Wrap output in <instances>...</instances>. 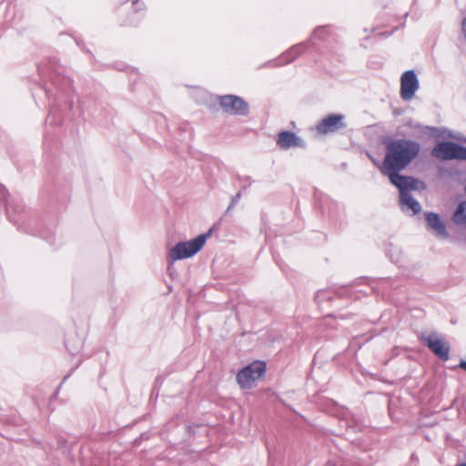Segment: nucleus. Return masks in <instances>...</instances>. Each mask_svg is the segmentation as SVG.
<instances>
[{"label": "nucleus", "instance_id": "f257e3e1", "mask_svg": "<svg viewBox=\"0 0 466 466\" xmlns=\"http://www.w3.org/2000/svg\"><path fill=\"white\" fill-rule=\"evenodd\" d=\"M381 143L385 147V156L380 167V172L404 170L420 152V144L412 139L383 137Z\"/></svg>", "mask_w": 466, "mask_h": 466}, {"label": "nucleus", "instance_id": "f03ea898", "mask_svg": "<svg viewBox=\"0 0 466 466\" xmlns=\"http://www.w3.org/2000/svg\"><path fill=\"white\" fill-rule=\"evenodd\" d=\"M49 83L45 86V94L49 100H52L49 114L46 122L50 125H56L60 122V109L62 103L71 106L72 103L67 101L72 91V80L66 76L53 72L49 76Z\"/></svg>", "mask_w": 466, "mask_h": 466}, {"label": "nucleus", "instance_id": "7ed1b4c3", "mask_svg": "<svg viewBox=\"0 0 466 466\" xmlns=\"http://www.w3.org/2000/svg\"><path fill=\"white\" fill-rule=\"evenodd\" d=\"M5 210L9 220L28 234L38 236L46 239L49 244H53V233L51 230H46L35 225V220L31 219L29 212L25 210V206L16 200H10L5 204Z\"/></svg>", "mask_w": 466, "mask_h": 466}, {"label": "nucleus", "instance_id": "20e7f679", "mask_svg": "<svg viewBox=\"0 0 466 466\" xmlns=\"http://www.w3.org/2000/svg\"><path fill=\"white\" fill-rule=\"evenodd\" d=\"M212 233L213 228H209L208 232L197 236L193 239L177 242L168 252L169 259L174 262L195 256L201 250Z\"/></svg>", "mask_w": 466, "mask_h": 466}, {"label": "nucleus", "instance_id": "39448f33", "mask_svg": "<svg viewBox=\"0 0 466 466\" xmlns=\"http://www.w3.org/2000/svg\"><path fill=\"white\" fill-rule=\"evenodd\" d=\"M419 339L441 360L450 359L451 347L442 335L433 331L429 335L421 333Z\"/></svg>", "mask_w": 466, "mask_h": 466}, {"label": "nucleus", "instance_id": "423d86ee", "mask_svg": "<svg viewBox=\"0 0 466 466\" xmlns=\"http://www.w3.org/2000/svg\"><path fill=\"white\" fill-rule=\"evenodd\" d=\"M401 171L402 170L396 169L380 172L384 177H388L392 186L398 188L400 196L404 193H410V190H417L419 184L424 187L422 181L411 176L401 175Z\"/></svg>", "mask_w": 466, "mask_h": 466}, {"label": "nucleus", "instance_id": "0eeeda50", "mask_svg": "<svg viewBox=\"0 0 466 466\" xmlns=\"http://www.w3.org/2000/svg\"><path fill=\"white\" fill-rule=\"evenodd\" d=\"M266 363L256 360L241 369L237 374V381L243 389H248L251 384L266 372Z\"/></svg>", "mask_w": 466, "mask_h": 466}, {"label": "nucleus", "instance_id": "6e6552de", "mask_svg": "<svg viewBox=\"0 0 466 466\" xmlns=\"http://www.w3.org/2000/svg\"><path fill=\"white\" fill-rule=\"evenodd\" d=\"M219 106L223 112L232 116H246L249 113L248 103L236 95L220 96Z\"/></svg>", "mask_w": 466, "mask_h": 466}, {"label": "nucleus", "instance_id": "1a4fd4ad", "mask_svg": "<svg viewBox=\"0 0 466 466\" xmlns=\"http://www.w3.org/2000/svg\"><path fill=\"white\" fill-rule=\"evenodd\" d=\"M347 127L345 116L342 114H329L316 125L315 129L321 135H329Z\"/></svg>", "mask_w": 466, "mask_h": 466}, {"label": "nucleus", "instance_id": "9d476101", "mask_svg": "<svg viewBox=\"0 0 466 466\" xmlns=\"http://www.w3.org/2000/svg\"><path fill=\"white\" fill-rule=\"evenodd\" d=\"M461 146L452 141H441L433 147L431 155L441 160H459Z\"/></svg>", "mask_w": 466, "mask_h": 466}, {"label": "nucleus", "instance_id": "9b49d317", "mask_svg": "<svg viewBox=\"0 0 466 466\" xmlns=\"http://www.w3.org/2000/svg\"><path fill=\"white\" fill-rule=\"evenodd\" d=\"M420 83L414 70L405 71L400 77V96L407 101L411 99L419 89Z\"/></svg>", "mask_w": 466, "mask_h": 466}, {"label": "nucleus", "instance_id": "f8f14e48", "mask_svg": "<svg viewBox=\"0 0 466 466\" xmlns=\"http://www.w3.org/2000/svg\"><path fill=\"white\" fill-rule=\"evenodd\" d=\"M277 146L283 150H288L291 147L306 148L307 142L297 136L294 132L289 130H282L278 134L276 139Z\"/></svg>", "mask_w": 466, "mask_h": 466}, {"label": "nucleus", "instance_id": "ddd939ff", "mask_svg": "<svg viewBox=\"0 0 466 466\" xmlns=\"http://www.w3.org/2000/svg\"><path fill=\"white\" fill-rule=\"evenodd\" d=\"M309 47V42H301L299 44L294 45L289 49L282 53L277 59L268 61L266 65L274 64L276 66H280L289 64L300 55H302Z\"/></svg>", "mask_w": 466, "mask_h": 466}, {"label": "nucleus", "instance_id": "4468645a", "mask_svg": "<svg viewBox=\"0 0 466 466\" xmlns=\"http://www.w3.org/2000/svg\"><path fill=\"white\" fill-rule=\"evenodd\" d=\"M426 219V227L429 231H432L438 237L448 238L449 233L445 223L441 220V216L435 212H426L424 214Z\"/></svg>", "mask_w": 466, "mask_h": 466}, {"label": "nucleus", "instance_id": "2eb2a0df", "mask_svg": "<svg viewBox=\"0 0 466 466\" xmlns=\"http://www.w3.org/2000/svg\"><path fill=\"white\" fill-rule=\"evenodd\" d=\"M400 205L403 211L410 210L412 215H416L421 210L420 202L410 193L400 196Z\"/></svg>", "mask_w": 466, "mask_h": 466}, {"label": "nucleus", "instance_id": "dca6fc26", "mask_svg": "<svg viewBox=\"0 0 466 466\" xmlns=\"http://www.w3.org/2000/svg\"><path fill=\"white\" fill-rule=\"evenodd\" d=\"M452 220L457 225H466V200L459 203L454 210Z\"/></svg>", "mask_w": 466, "mask_h": 466}, {"label": "nucleus", "instance_id": "f3484780", "mask_svg": "<svg viewBox=\"0 0 466 466\" xmlns=\"http://www.w3.org/2000/svg\"><path fill=\"white\" fill-rule=\"evenodd\" d=\"M393 284V280L390 278L388 279H380L377 286H372L371 289L374 292H381L385 293L388 287H390Z\"/></svg>", "mask_w": 466, "mask_h": 466}, {"label": "nucleus", "instance_id": "a211bd4d", "mask_svg": "<svg viewBox=\"0 0 466 466\" xmlns=\"http://www.w3.org/2000/svg\"><path fill=\"white\" fill-rule=\"evenodd\" d=\"M329 26L328 25H320L318 26L312 33L311 38L308 41L310 44L313 43V39H322L328 34Z\"/></svg>", "mask_w": 466, "mask_h": 466}, {"label": "nucleus", "instance_id": "6ab92c4d", "mask_svg": "<svg viewBox=\"0 0 466 466\" xmlns=\"http://www.w3.org/2000/svg\"><path fill=\"white\" fill-rule=\"evenodd\" d=\"M314 198L316 201V205L320 209V211L324 214L325 208H324L323 202L324 201L328 202L329 201L328 198L322 192L319 191L318 189H315Z\"/></svg>", "mask_w": 466, "mask_h": 466}, {"label": "nucleus", "instance_id": "aec40b11", "mask_svg": "<svg viewBox=\"0 0 466 466\" xmlns=\"http://www.w3.org/2000/svg\"><path fill=\"white\" fill-rule=\"evenodd\" d=\"M241 191H238L235 196L231 198L230 203L226 210V214H228L230 211V209L233 208L238 203L239 199L241 198Z\"/></svg>", "mask_w": 466, "mask_h": 466}, {"label": "nucleus", "instance_id": "412c9836", "mask_svg": "<svg viewBox=\"0 0 466 466\" xmlns=\"http://www.w3.org/2000/svg\"><path fill=\"white\" fill-rule=\"evenodd\" d=\"M329 292L325 290H319L316 293L315 300L319 303L323 301L324 299H329Z\"/></svg>", "mask_w": 466, "mask_h": 466}, {"label": "nucleus", "instance_id": "4be33fe9", "mask_svg": "<svg viewBox=\"0 0 466 466\" xmlns=\"http://www.w3.org/2000/svg\"><path fill=\"white\" fill-rule=\"evenodd\" d=\"M6 198H7V190L5 189V187L0 184V208L6 204V202H8L6 200Z\"/></svg>", "mask_w": 466, "mask_h": 466}, {"label": "nucleus", "instance_id": "5701e85b", "mask_svg": "<svg viewBox=\"0 0 466 466\" xmlns=\"http://www.w3.org/2000/svg\"><path fill=\"white\" fill-rule=\"evenodd\" d=\"M65 345L66 347V349L68 350V351L71 353V354H76L79 351L80 348H81V342L79 341L78 343V346H74V347H71L69 345V339H66V342H65Z\"/></svg>", "mask_w": 466, "mask_h": 466}, {"label": "nucleus", "instance_id": "b1692460", "mask_svg": "<svg viewBox=\"0 0 466 466\" xmlns=\"http://www.w3.org/2000/svg\"><path fill=\"white\" fill-rule=\"evenodd\" d=\"M459 160H464L466 161V147L461 146V154H460V159Z\"/></svg>", "mask_w": 466, "mask_h": 466}, {"label": "nucleus", "instance_id": "393cba45", "mask_svg": "<svg viewBox=\"0 0 466 466\" xmlns=\"http://www.w3.org/2000/svg\"><path fill=\"white\" fill-rule=\"evenodd\" d=\"M369 157L372 161L373 165L376 166L380 169V167L381 166V162L378 161L376 158L372 157L370 155H369Z\"/></svg>", "mask_w": 466, "mask_h": 466}, {"label": "nucleus", "instance_id": "a878e982", "mask_svg": "<svg viewBox=\"0 0 466 466\" xmlns=\"http://www.w3.org/2000/svg\"><path fill=\"white\" fill-rule=\"evenodd\" d=\"M461 30L464 34V36L466 38V17L463 18L462 22H461Z\"/></svg>", "mask_w": 466, "mask_h": 466}, {"label": "nucleus", "instance_id": "bb28decb", "mask_svg": "<svg viewBox=\"0 0 466 466\" xmlns=\"http://www.w3.org/2000/svg\"><path fill=\"white\" fill-rule=\"evenodd\" d=\"M459 367L466 371V360H461L460 361Z\"/></svg>", "mask_w": 466, "mask_h": 466}, {"label": "nucleus", "instance_id": "cd10ccee", "mask_svg": "<svg viewBox=\"0 0 466 466\" xmlns=\"http://www.w3.org/2000/svg\"><path fill=\"white\" fill-rule=\"evenodd\" d=\"M69 376H70V374H67L66 376L64 377L62 382L60 383V385L57 388L56 392L60 390V388L62 387L63 383L69 378Z\"/></svg>", "mask_w": 466, "mask_h": 466}, {"label": "nucleus", "instance_id": "c85d7f7f", "mask_svg": "<svg viewBox=\"0 0 466 466\" xmlns=\"http://www.w3.org/2000/svg\"><path fill=\"white\" fill-rule=\"evenodd\" d=\"M379 35H380V36H382V37H388V36H390V33H388V32H381V33H379Z\"/></svg>", "mask_w": 466, "mask_h": 466}, {"label": "nucleus", "instance_id": "c756f323", "mask_svg": "<svg viewBox=\"0 0 466 466\" xmlns=\"http://www.w3.org/2000/svg\"><path fill=\"white\" fill-rule=\"evenodd\" d=\"M38 71H39L40 75L44 74V68L43 67L38 66Z\"/></svg>", "mask_w": 466, "mask_h": 466}, {"label": "nucleus", "instance_id": "7c9ffc66", "mask_svg": "<svg viewBox=\"0 0 466 466\" xmlns=\"http://www.w3.org/2000/svg\"><path fill=\"white\" fill-rule=\"evenodd\" d=\"M329 216L333 217V215L331 214L329 209Z\"/></svg>", "mask_w": 466, "mask_h": 466}, {"label": "nucleus", "instance_id": "2f4dec72", "mask_svg": "<svg viewBox=\"0 0 466 466\" xmlns=\"http://www.w3.org/2000/svg\"><path fill=\"white\" fill-rule=\"evenodd\" d=\"M139 0H134L133 4H136L137 3Z\"/></svg>", "mask_w": 466, "mask_h": 466}, {"label": "nucleus", "instance_id": "473e14b6", "mask_svg": "<svg viewBox=\"0 0 466 466\" xmlns=\"http://www.w3.org/2000/svg\"><path fill=\"white\" fill-rule=\"evenodd\" d=\"M139 0H134L133 4H136L137 3Z\"/></svg>", "mask_w": 466, "mask_h": 466}]
</instances>
